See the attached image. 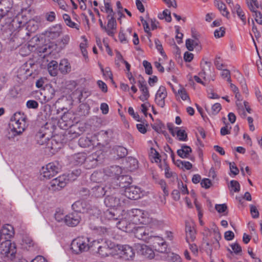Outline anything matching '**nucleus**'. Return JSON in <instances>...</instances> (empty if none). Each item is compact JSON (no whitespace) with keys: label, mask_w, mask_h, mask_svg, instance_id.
<instances>
[{"label":"nucleus","mask_w":262,"mask_h":262,"mask_svg":"<svg viewBox=\"0 0 262 262\" xmlns=\"http://www.w3.org/2000/svg\"><path fill=\"white\" fill-rule=\"evenodd\" d=\"M119 211L117 210H107L104 212V217L108 220H117L116 225L117 227L126 232H132L135 229V224L132 221V217L129 215L130 210L125 211L122 210L120 215Z\"/></svg>","instance_id":"obj_1"},{"label":"nucleus","mask_w":262,"mask_h":262,"mask_svg":"<svg viewBox=\"0 0 262 262\" xmlns=\"http://www.w3.org/2000/svg\"><path fill=\"white\" fill-rule=\"evenodd\" d=\"M129 215L132 217V221L135 225H148L151 227L156 228L163 224L162 221L152 218L147 211L141 209H131Z\"/></svg>","instance_id":"obj_2"},{"label":"nucleus","mask_w":262,"mask_h":262,"mask_svg":"<svg viewBox=\"0 0 262 262\" xmlns=\"http://www.w3.org/2000/svg\"><path fill=\"white\" fill-rule=\"evenodd\" d=\"M94 246L93 242L91 243L90 238L81 236L74 239L71 244V249L74 254L79 255L87 252Z\"/></svg>","instance_id":"obj_3"},{"label":"nucleus","mask_w":262,"mask_h":262,"mask_svg":"<svg viewBox=\"0 0 262 262\" xmlns=\"http://www.w3.org/2000/svg\"><path fill=\"white\" fill-rule=\"evenodd\" d=\"M20 115L19 113L15 114L14 116L11 119L8 134V137L9 139L19 135L25 130V119L23 117H20Z\"/></svg>","instance_id":"obj_4"},{"label":"nucleus","mask_w":262,"mask_h":262,"mask_svg":"<svg viewBox=\"0 0 262 262\" xmlns=\"http://www.w3.org/2000/svg\"><path fill=\"white\" fill-rule=\"evenodd\" d=\"M121 190H117L112 194L107 195L104 203L108 207L118 208L123 207L127 201Z\"/></svg>","instance_id":"obj_5"},{"label":"nucleus","mask_w":262,"mask_h":262,"mask_svg":"<svg viewBox=\"0 0 262 262\" xmlns=\"http://www.w3.org/2000/svg\"><path fill=\"white\" fill-rule=\"evenodd\" d=\"M40 40L39 37L35 36L32 38L31 40L27 45L22 46L20 49V54L23 56H27L31 52L36 51L39 53H45L47 51L46 46L40 47L39 44Z\"/></svg>","instance_id":"obj_6"},{"label":"nucleus","mask_w":262,"mask_h":262,"mask_svg":"<svg viewBox=\"0 0 262 262\" xmlns=\"http://www.w3.org/2000/svg\"><path fill=\"white\" fill-rule=\"evenodd\" d=\"M2 254L5 255L10 260L15 258L16 248L15 244L12 243L10 240H6L2 242L0 246Z\"/></svg>","instance_id":"obj_7"},{"label":"nucleus","mask_w":262,"mask_h":262,"mask_svg":"<svg viewBox=\"0 0 262 262\" xmlns=\"http://www.w3.org/2000/svg\"><path fill=\"white\" fill-rule=\"evenodd\" d=\"M103 159V155L102 150H97L88 157L86 156L84 166L86 169L95 168L98 165V163L102 162Z\"/></svg>","instance_id":"obj_8"},{"label":"nucleus","mask_w":262,"mask_h":262,"mask_svg":"<svg viewBox=\"0 0 262 262\" xmlns=\"http://www.w3.org/2000/svg\"><path fill=\"white\" fill-rule=\"evenodd\" d=\"M119 186L121 188H125L123 195L125 196L126 199L138 200L143 195L141 188L138 186L131 185L126 187V185L123 184V182H120Z\"/></svg>","instance_id":"obj_9"},{"label":"nucleus","mask_w":262,"mask_h":262,"mask_svg":"<svg viewBox=\"0 0 262 262\" xmlns=\"http://www.w3.org/2000/svg\"><path fill=\"white\" fill-rule=\"evenodd\" d=\"M122 169L121 167L117 165H114L110 167H107L104 169V173L105 177H111L116 178L117 180L121 179L122 182L126 181L127 177L121 176Z\"/></svg>","instance_id":"obj_10"},{"label":"nucleus","mask_w":262,"mask_h":262,"mask_svg":"<svg viewBox=\"0 0 262 262\" xmlns=\"http://www.w3.org/2000/svg\"><path fill=\"white\" fill-rule=\"evenodd\" d=\"M133 232L136 238L146 242H148L153 235V232L146 227H135Z\"/></svg>","instance_id":"obj_11"},{"label":"nucleus","mask_w":262,"mask_h":262,"mask_svg":"<svg viewBox=\"0 0 262 262\" xmlns=\"http://www.w3.org/2000/svg\"><path fill=\"white\" fill-rule=\"evenodd\" d=\"M60 170V167L58 163L51 162L42 167L41 174L44 178L50 179L58 173Z\"/></svg>","instance_id":"obj_12"},{"label":"nucleus","mask_w":262,"mask_h":262,"mask_svg":"<svg viewBox=\"0 0 262 262\" xmlns=\"http://www.w3.org/2000/svg\"><path fill=\"white\" fill-rule=\"evenodd\" d=\"M69 181L67 175L63 174L53 179L50 183L49 189L52 191H58L64 187Z\"/></svg>","instance_id":"obj_13"},{"label":"nucleus","mask_w":262,"mask_h":262,"mask_svg":"<svg viewBox=\"0 0 262 262\" xmlns=\"http://www.w3.org/2000/svg\"><path fill=\"white\" fill-rule=\"evenodd\" d=\"M167 128L172 136L175 137L180 141H187L188 140L187 134L184 129L179 127H176L172 123L167 124Z\"/></svg>","instance_id":"obj_14"},{"label":"nucleus","mask_w":262,"mask_h":262,"mask_svg":"<svg viewBox=\"0 0 262 262\" xmlns=\"http://www.w3.org/2000/svg\"><path fill=\"white\" fill-rule=\"evenodd\" d=\"M40 94L42 97V98H39L41 103H46L54 98L55 94V90L52 86L48 85L41 90Z\"/></svg>","instance_id":"obj_15"},{"label":"nucleus","mask_w":262,"mask_h":262,"mask_svg":"<svg viewBox=\"0 0 262 262\" xmlns=\"http://www.w3.org/2000/svg\"><path fill=\"white\" fill-rule=\"evenodd\" d=\"M135 248L139 254L143 255L146 258H152L154 256L152 249L146 245L136 244Z\"/></svg>","instance_id":"obj_16"},{"label":"nucleus","mask_w":262,"mask_h":262,"mask_svg":"<svg viewBox=\"0 0 262 262\" xmlns=\"http://www.w3.org/2000/svg\"><path fill=\"white\" fill-rule=\"evenodd\" d=\"M167 95L166 88L163 86H160L157 91L156 95L155 101L156 103L161 107H164L165 106V99Z\"/></svg>","instance_id":"obj_17"},{"label":"nucleus","mask_w":262,"mask_h":262,"mask_svg":"<svg viewBox=\"0 0 262 262\" xmlns=\"http://www.w3.org/2000/svg\"><path fill=\"white\" fill-rule=\"evenodd\" d=\"M121 256L125 260H130L135 257V253L133 248L129 245H125L120 246Z\"/></svg>","instance_id":"obj_18"},{"label":"nucleus","mask_w":262,"mask_h":262,"mask_svg":"<svg viewBox=\"0 0 262 262\" xmlns=\"http://www.w3.org/2000/svg\"><path fill=\"white\" fill-rule=\"evenodd\" d=\"M13 227L9 224L3 225L0 228V235L4 241L10 240V238L14 235Z\"/></svg>","instance_id":"obj_19"},{"label":"nucleus","mask_w":262,"mask_h":262,"mask_svg":"<svg viewBox=\"0 0 262 262\" xmlns=\"http://www.w3.org/2000/svg\"><path fill=\"white\" fill-rule=\"evenodd\" d=\"M81 217L77 212H72L65 216L64 223L69 226L74 227L80 222Z\"/></svg>","instance_id":"obj_20"},{"label":"nucleus","mask_w":262,"mask_h":262,"mask_svg":"<svg viewBox=\"0 0 262 262\" xmlns=\"http://www.w3.org/2000/svg\"><path fill=\"white\" fill-rule=\"evenodd\" d=\"M62 33V27L60 25H55L50 27L46 31V35L50 39L57 38Z\"/></svg>","instance_id":"obj_21"},{"label":"nucleus","mask_w":262,"mask_h":262,"mask_svg":"<svg viewBox=\"0 0 262 262\" xmlns=\"http://www.w3.org/2000/svg\"><path fill=\"white\" fill-rule=\"evenodd\" d=\"M107 26L105 28V31L110 36H113L116 32L117 23L114 16L107 18Z\"/></svg>","instance_id":"obj_22"},{"label":"nucleus","mask_w":262,"mask_h":262,"mask_svg":"<svg viewBox=\"0 0 262 262\" xmlns=\"http://www.w3.org/2000/svg\"><path fill=\"white\" fill-rule=\"evenodd\" d=\"M60 127L66 129L73 124L72 115L70 113H64L58 122Z\"/></svg>","instance_id":"obj_23"},{"label":"nucleus","mask_w":262,"mask_h":262,"mask_svg":"<svg viewBox=\"0 0 262 262\" xmlns=\"http://www.w3.org/2000/svg\"><path fill=\"white\" fill-rule=\"evenodd\" d=\"M138 86L142 92V95L139 97L140 99L143 102L146 101L149 97L150 95L146 81L143 80H139Z\"/></svg>","instance_id":"obj_24"},{"label":"nucleus","mask_w":262,"mask_h":262,"mask_svg":"<svg viewBox=\"0 0 262 262\" xmlns=\"http://www.w3.org/2000/svg\"><path fill=\"white\" fill-rule=\"evenodd\" d=\"M75 212H86L88 210V205L84 200H79L75 202L72 206Z\"/></svg>","instance_id":"obj_25"},{"label":"nucleus","mask_w":262,"mask_h":262,"mask_svg":"<svg viewBox=\"0 0 262 262\" xmlns=\"http://www.w3.org/2000/svg\"><path fill=\"white\" fill-rule=\"evenodd\" d=\"M186 240L187 243L193 242L195 239V230L194 227L190 224H186Z\"/></svg>","instance_id":"obj_26"},{"label":"nucleus","mask_w":262,"mask_h":262,"mask_svg":"<svg viewBox=\"0 0 262 262\" xmlns=\"http://www.w3.org/2000/svg\"><path fill=\"white\" fill-rule=\"evenodd\" d=\"M93 245L96 248L98 249V253L102 257L107 256L110 254V250L109 248L106 246L105 244H104L103 245H99V241H93Z\"/></svg>","instance_id":"obj_27"},{"label":"nucleus","mask_w":262,"mask_h":262,"mask_svg":"<svg viewBox=\"0 0 262 262\" xmlns=\"http://www.w3.org/2000/svg\"><path fill=\"white\" fill-rule=\"evenodd\" d=\"M86 154L84 152H78L74 154L71 156V162L75 165H81L84 164V162L86 159Z\"/></svg>","instance_id":"obj_28"},{"label":"nucleus","mask_w":262,"mask_h":262,"mask_svg":"<svg viewBox=\"0 0 262 262\" xmlns=\"http://www.w3.org/2000/svg\"><path fill=\"white\" fill-rule=\"evenodd\" d=\"M36 139L39 145H45L47 147L48 142H50V135L42 132H38L36 135Z\"/></svg>","instance_id":"obj_29"},{"label":"nucleus","mask_w":262,"mask_h":262,"mask_svg":"<svg viewBox=\"0 0 262 262\" xmlns=\"http://www.w3.org/2000/svg\"><path fill=\"white\" fill-rule=\"evenodd\" d=\"M81 38L83 40V41L80 43V49L84 58V61L88 62L89 60L88 54L86 50V48L88 47V40L85 36H82Z\"/></svg>","instance_id":"obj_30"},{"label":"nucleus","mask_w":262,"mask_h":262,"mask_svg":"<svg viewBox=\"0 0 262 262\" xmlns=\"http://www.w3.org/2000/svg\"><path fill=\"white\" fill-rule=\"evenodd\" d=\"M214 241L212 242L211 245V252L214 250H219L220 248V240L221 239V235L217 229H214Z\"/></svg>","instance_id":"obj_31"},{"label":"nucleus","mask_w":262,"mask_h":262,"mask_svg":"<svg viewBox=\"0 0 262 262\" xmlns=\"http://www.w3.org/2000/svg\"><path fill=\"white\" fill-rule=\"evenodd\" d=\"M246 4L248 9L252 13H256L261 8L257 0H246Z\"/></svg>","instance_id":"obj_32"},{"label":"nucleus","mask_w":262,"mask_h":262,"mask_svg":"<svg viewBox=\"0 0 262 262\" xmlns=\"http://www.w3.org/2000/svg\"><path fill=\"white\" fill-rule=\"evenodd\" d=\"M106 192L104 186L101 185H96L93 187L91 193L92 195L96 198H100L103 196Z\"/></svg>","instance_id":"obj_33"},{"label":"nucleus","mask_w":262,"mask_h":262,"mask_svg":"<svg viewBox=\"0 0 262 262\" xmlns=\"http://www.w3.org/2000/svg\"><path fill=\"white\" fill-rule=\"evenodd\" d=\"M62 18L66 25L68 26L69 27L73 29H75L77 30H79L80 23H76L73 21L69 15L67 14H64L62 15Z\"/></svg>","instance_id":"obj_34"},{"label":"nucleus","mask_w":262,"mask_h":262,"mask_svg":"<svg viewBox=\"0 0 262 262\" xmlns=\"http://www.w3.org/2000/svg\"><path fill=\"white\" fill-rule=\"evenodd\" d=\"M192 150L190 146L183 145L181 148L177 150V154L179 156L182 158H186L188 157L191 152Z\"/></svg>","instance_id":"obj_35"},{"label":"nucleus","mask_w":262,"mask_h":262,"mask_svg":"<svg viewBox=\"0 0 262 262\" xmlns=\"http://www.w3.org/2000/svg\"><path fill=\"white\" fill-rule=\"evenodd\" d=\"M58 68H59L58 62L54 60L51 61L48 65V70L49 74L52 76H56L58 74Z\"/></svg>","instance_id":"obj_36"},{"label":"nucleus","mask_w":262,"mask_h":262,"mask_svg":"<svg viewBox=\"0 0 262 262\" xmlns=\"http://www.w3.org/2000/svg\"><path fill=\"white\" fill-rule=\"evenodd\" d=\"M91 179L94 182L100 183L101 182L102 180H106V178L104 175V171L103 172L95 171L92 174Z\"/></svg>","instance_id":"obj_37"},{"label":"nucleus","mask_w":262,"mask_h":262,"mask_svg":"<svg viewBox=\"0 0 262 262\" xmlns=\"http://www.w3.org/2000/svg\"><path fill=\"white\" fill-rule=\"evenodd\" d=\"M152 238H154L155 244H157L161 247V249H159V251L161 252H165L166 250L167 245L164 239L159 236L152 235Z\"/></svg>","instance_id":"obj_38"},{"label":"nucleus","mask_w":262,"mask_h":262,"mask_svg":"<svg viewBox=\"0 0 262 262\" xmlns=\"http://www.w3.org/2000/svg\"><path fill=\"white\" fill-rule=\"evenodd\" d=\"M59 70L63 74H66L71 70V66L67 59H62L61 60L59 64Z\"/></svg>","instance_id":"obj_39"},{"label":"nucleus","mask_w":262,"mask_h":262,"mask_svg":"<svg viewBox=\"0 0 262 262\" xmlns=\"http://www.w3.org/2000/svg\"><path fill=\"white\" fill-rule=\"evenodd\" d=\"M78 144L83 148L89 147L94 145L93 140L88 137H81L78 141Z\"/></svg>","instance_id":"obj_40"},{"label":"nucleus","mask_w":262,"mask_h":262,"mask_svg":"<svg viewBox=\"0 0 262 262\" xmlns=\"http://www.w3.org/2000/svg\"><path fill=\"white\" fill-rule=\"evenodd\" d=\"M238 17L240 18L244 25L246 24V16L245 12L241 8V6L237 4L234 8Z\"/></svg>","instance_id":"obj_41"},{"label":"nucleus","mask_w":262,"mask_h":262,"mask_svg":"<svg viewBox=\"0 0 262 262\" xmlns=\"http://www.w3.org/2000/svg\"><path fill=\"white\" fill-rule=\"evenodd\" d=\"M61 143L57 142L54 139L50 138V142H48L47 148L52 149L53 151H57L61 148Z\"/></svg>","instance_id":"obj_42"},{"label":"nucleus","mask_w":262,"mask_h":262,"mask_svg":"<svg viewBox=\"0 0 262 262\" xmlns=\"http://www.w3.org/2000/svg\"><path fill=\"white\" fill-rule=\"evenodd\" d=\"M214 4L216 6L224 16H227L229 12L227 11L225 4L220 1H215Z\"/></svg>","instance_id":"obj_43"},{"label":"nucleus","mask_w":262,"mask_h":262,"mask_svg":"<svg viewBox=\"0 0 262 262\" xmlns=\"http://www.w3.org/2000/svg\"><path fill=\"white\" fill-rule=\"evenodd\" d=\"M211 63L206 60L203 59L201 62V67L202 72L200 73L199 75L202 76V75H205L207 71L210 70Z\"/></svg>","instance_id":"obj_44"},{"label":"nucleus","mask_w":262,"mask_h":262,"mask_svg":"<svg viewBox=\"0 0 262 262\" xmlns=\"http://www.w3.org/2000/svg\"><path fill=\"white\" fill-rule=\"evenodd\" d=\"M160 168L162 170H164L165 176L167 178H170L173 176L172 172L170 170V169L169 166L166 162H164L163 164H161L159 165Z\"/></svg>","instance_id":"obj_45"},{"label":"nucleus","mask_w":262,"mask_h":262,"mask_svg":"<svg viewBox=\"0 0 262 262\" xmlns=\"http://www.w3.org/2000/svg\"><path fill=\"white\" fill-rule=\"evenodd\" d=\"M70 41V35L68 34L64 35L59 41L58 45L61 48L63 49L69 43Z\"/></svg>","instance_id":"obj_46"},{"label":"nucleus","mask_w":262,"mask_h":262,"mask_svg":"<svg viewBox=\"0 0 262 262\" xmlns=\"http://www.w3.org/2000/svg\"><path fill=\"white\" fill-rule=\"evenodd\" d=\"M158 18L160 19H165L167 22H170L171 20V17L170 15V12L169 10H164L162 13L158 14Z\"/></svg>","instance_id":"obj_47"},{"label":"nucleus","mask_w":262,"mask_h":262,"mask_svg":"<svg viewBox=\"0 0 262 262\" xmlns=\"http://www.w3.org/2000/svg\"><path fill=\"white\" fill-rule=\"evenodd\" d=\"M198 45L199 41L196 39H188L186 41V46L189 51H192Z\"/></svg>","instance_id":"obj_48"},{"label":"nucleus","mask_w":262,"mask_h":262,"mask_svg":"<svg viewBox=\"0 0 262 262\" xmlns=\"http://www.w3.org/2000/svg\"><path fill=\"white\" fill-rule=\"evenodd\" d=\"M115 152L119 158H122L126 156L127 154V149L122 146H118L115 148Z\"/></svg>","instance_id":"obj_49"},{"label":"nucleus","mask_w":262,"mask_h":262,"mask_svg":"<svg viewBox=\"0 0 262 262\" xmlns=\"http://www.w3.org/2000/svg\"><path fill=\"white\" fill-rule=\"evenodd\" d=\"M178 95L183 100H188L189 102L190 101L188 94L184 88H181L179 89L178 91Z\"/></svg>","instance_id":"obj_50"},{"label":"nucleus","mask_w":262,"mask_h":262,"mask_svg":"<svg viewBox=\"0 0 262 262\" xmlns=\"http://www.w3.org/2000/svg\"><path fill=\"white\" fill-rule=\"evenodd\" d=\"M90 215H93L97 217L101 213V211L96 207H89L87 212Z\"/></svg>","instance_id":"obj_51"},{"label":"nucleus","mask_w":262,"mask_h":262,"mask_svg":"<svg viewBox=\"0 0 262 262\" xmlns=\"http://www.w3.org/2000/svg\"><path fill=\"white\" fill-rule=\"evenodd\" d=\"M221 71H222L221 73L222 77L225 79L229 83H230L231 82V79L229 70L223 68V70H221Z\"/></svg>","instance_id":"obj_52"},{"label":"nucleus","mask_w":262,"mask_h":262,"mask_svg":"<svg viewBox=\"0 0 262 262\" xmlns=\"http://www.w3.org/2000/svg\"><path fill=\"white\" fill-rule=\"evenodd\" d=\"M99 66L104 76H105L106 78L112 79L113 75L110 71V68H107L104 70L102 66L100 63H99Z\"/></svg>","instance_id":"obj_53"},{"label":"nucleus","mask_w":262,"mask_h":262,"mask_svg":"<svg viewBox=\"0 0 262 262\" xmlns=\"http://www.w3.org/2000/svg\"><path fill=\"white\" fill-rule=\"evenodd\" d=\"M128 162L131 165L129 167L130 170H135L137 168L138 162L137 159L129 157L128 159Z\"/></svg>","instance_id":"obj_54"},{"label":"nucleus","mask_w":262,"mask_h":262,"mask_svg":"<svg viewBox=\"0 0 262 262\" xmlns=\"http://www.w3.org/2000/svg\"><path fill=\"white\" fill-rule=\"evenodd\" d=\"M222 108L221 104L219 103H215L211 107V113L212 115L217 114Z\"/></svg>","instance_id":"obj_55"},{"label":"nucleus","mask_w":262,"mask_h":262,"mask_svg":"<svg viewBox=\"0 0 262 262\" xmlns=\"http://www.w3.org/2000/svg\"><path fill=\"white\" fill-rule=\"evenodd\" d=\"M143 65L145 68L146 73L148 75L151 74L152 71L151 63L146 60H144L143 61Z\"/></svg>","instance_id":"obj_56"},{"label":"nucleus","mask_w":262,"mask_h":262,"mask_svg":"<svg viewBox=\"0 0 262 262\" xmlns=\"http://www.w3.org/2000/svg\"><path fill=\"white\" fill-rule=\"evenodd\" d=\"M104 9L106 13L108 14L107 18L114 16V13L109 3H104Z\"/></svg>","instance_id":"obj_57"},{"label":"nucleus","mask_w":262,"mask_h":262,"mask_svg":"<svg viewBox=\"0 0 262 262\" xmlns=\"http://www.w3.org/2000/svg\"><path fill=\"white\" fill-rule=\"evenodd\" d=\"M225 33V29L223 27H220L216 29L214 32V35L216 38H220L223 36Z\"/></svg>","instance_id":"obj_58"},{"label":"nucleus","mask_w":262,"mask_h":262,"mask_svg":"<svg viewBox=\"0 0 262 262\" xmlns=\"http://www.w3.org/2000/svg\"><path fill=\"white\" fill-rule=\"evenodd\" d=\"M158 184L160 185L162 189L164 196H167L169 194L168 191L166 188V183L164 180H160L158 181Z\"/></svg>","instance_id":"obj_59"},{"label":"nucleus","mask_w":262,"mask_h":262,"mask_svg":"<svg viewBox=\"0 0 262 262\" xmlns=\"http://www.w3.org/2000/svg\"><path fill=\"white\" fill-rule=\"evenodd\" d=\"M27 28L30 29L31 31L34 32L37 29L38 25L34 20H31L28 22Z\"/></svg>","instance_id":"obj_60"},{"label":"nucleus","mask_w":262,"mask_h":262,"mask_svg":"<svg viewBox=\"0 0 262 262\" xmlns=\"http://www.w3.org/2000/svg\"><path fill=\"white\" fill-rule=\"evenodd\" d=\"M214 64L216 68L219 70H223V69L225 68L226 67V66L223 63L221 59L219 57H216Z\"/></svg>","instance_id":"obj_61"},{"label":"nucleus","mask_w":262,"mask_h":262,"mask_svg":"<svg viewBox=\"0 0 262 262\" xmlns=\"http://www.w3.org/2000/svg\"><path fill=\"white\" fill-rule=\"evenodd\" d=\"M155 43L157 50L160 52L161 55L164 56V52L161 41L158 39H156L155 40Z\"/></svg>","instance_id":"obj_62"},{"label":"nucleus","mask_w":262,"mask_h":262,"mask_svg":"<svg viewBox=\"0 0 262 262\" xmlns=\"http://www.w3.org/2000/svg\"><path fill=\"white\" fill-rule=\"evenodd\" d=\"M27 107L29 108H37L38 107V104L37 101L33 100H29L26 103Z\"/></svg>","instance_id":"obj_63"},{"label":"nucleus","mask_w":262,"mask_h":262,"mask_svg":"<svg viewBox=\"0 0 262 262\" xmlns=\"http://www.w3.org/2000/svg\"><path fill=\"white\" fill-rule=\"evenodd\" d=\"M215 208L219 213H223L226 211L227 207L225 204H216Z\"/></svg>","instance_id":"obj_64"}]
</instances>
